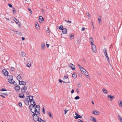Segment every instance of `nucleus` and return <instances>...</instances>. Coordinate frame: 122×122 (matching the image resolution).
I'll use <instances>...</instances> for the list:
<instances>
[{
    "label": "nucleus",
    "instance_id": "obj_30",
    "mask_svg": "<svg viewBox=\"0 0 122 122\" xmlns=\"http://www.w3.org/2000/svg\"><path fill=\"white\" fill-rule=\"evenodd\" d=\"M32 113H33V114H32V116L33 117V116H38V115L36 113V112H32Z\"/></svg>",
    "mask_w": 122,
    "mask_h": 122
},
{
    "label": "nucleus",
    "instance_id": "obj_35",
    "mask_svg": "<svg viewBox=\"0 0 122 122\" xmlns=\"http://www.w3.org/2000/svg\"><path fill=\"white\" fill-rule=\"evenodd\" d=\"M37 24H38L37 25V24H36L35 25V26L36 28L37 29H38L39 28V25L38 24V23H37Z\"/></svg>",
    "mask_w": 122,
    "mask_h": 122
},
{
    "label": "nucleus",
    "instance_id": "obj_57",
    "mask_svg": "<svg viewBox=\"0 0 122 122\" xmlns=\"http://www.w3.org/2000/svg\"><path fill=\"white\" fill-rule=\"evenodd\" d=\"M118 118L119 119V120H121V119H122V118L120 117L119 115H118Z\"/></svg>",
    "mask_w": 122,
    "mask_h": 122
},
{
    "label": "nucleus",
    "instance_id": "obj_61",
    "mask_svg": "<svg viewBox=\"0 0 122 122\" xmlns=\"http://www.w3.org/2000/svg\"><path fill=\"white\" fill-rule=\"evenodd\" d=\"M85 30V28L83 27L81 29V30L82 31H84Z\"/></svg>",
    "mask_w": 122,
    "mask_h": 122
},
{
    "label": "nucleus",
    "instance_id": "obj_22",
    "mask_svg": "<svg viewBox=\"0 0 122 122\" xmlns=\"http://www.w3.org/2000/svg\"><path fill=\"white\" fill-rule=\"evenodd\" d=\"M107 97H109L111 100L113 98L115 97L114 96H112L111 95H108Z\"/></svg>",
    "mask_w": 122,
    "mask_h": 122
},
{
    "label": "nucleus",
    "instance_id": "obj_6",
    "mask_svg": "<svg viewBox=\"0 0 122 122\" xmlns=\"http://www.w3.org/2000/svg\"><path fill=\"white\" fill-rule=\"evenodd\" d=\"M2 72L4 75L6 76H7L9 74L8 72L5 69L2 70Z\"/></svg>",
    "mask_w": 122,
    "mask_h": 122
},
{
    "label": "nucleus",
    "instance_id": "obj_58",
    "mask_svg": "<svg viewBox=\"0 0 122 122\" xmlns=\"http://www.w3.org/2000/svg\"><path fill=\"white\" fill-rule=\"evenodd\" d=\"M28 10L29 11H30V13H32V11L31 9H30V8H28Z\"/></svg>",
    "mask_w": 122,
    "mask_h": 122
},
{
    "label": "nucleus",
    "instance_id": "obj_16",
    "mask_svg": "<svg viewBox=\"0 0 122 122\" xmlns=\"http://www.w3.org/2000/svg\"><path fill=\"white\" fill-rule=\"evenodd\" d=\"M16 79L17 80L19 81H20V80L21 79V78L20 76V74H19L16 77Z\"/></svg>",
    "mask_w": 122,
    "mask_h": 122
},
{
    "label": "nucleus",
    "instance_id": "obj_55",
    "mask_svg": "<svg viewBox=\"0 0 122 122\" xmlns=\"http://www.w3.org/2000/svg\"><path fill=\"white\" fill-rule=\"evenodd\" d=\"M85 75H86V76H88L87 74H88V73L87 72V71H85V72H84V73Z\"/></svg>",
    "mask_w": 122,
    "mask_h": 122
},
{
    "label": "nucleus",
    "instance_id": "obj_31",
    "mask_svg": "<svg viewBox=\"0 0 122 122\" xmlns=\"http://www.w3.org/2000/svg\"><path fill=\"white\" fill-rule=\"evenodd\" d=\"M119 103V105L120 107H122V101H119L118 102Z\"/></svg>",
    "mask_w": 122,
    "mask_h": 122
},
{
    "label": "nucleus",
    "instance_id": "obj_4",
    "mask_svg": "<svg viewBox=\"0 0 122 122\" xmlns=\"http://www.w3.org/2000/svg\"><path fill=\"white\" fill-rule=\"evenodd\" d=\"M75 114L76 116L74 117V118L76 119H78V118H81L82 117V116H81L80 115H79L76 112H75Z\"/></svg>",
    "mask_w": 122,
    "mask_h": 122
},
{
    "label": "nucleus",
    "instance_id": "obj_9",
    "mask_svg": "<svg viewBox=\"0 0 122 122\" xmlns=\"http://www.w3.org/2000/svg\"><path fill=\"white\" fill-rule=\"evenodd\" d=\"M26 83L24 81H19V85H23L25 86L26 85Z\"/></svg>",
    "mask_w": 122,
    "mask_h": 122
},
{
    "label": "nucleus",
    "instance_id": "obj_14",
    "mask_svg": "<svg viewBox=\"0 0 122 122\" xmlns=\"http://www.w3.org/2000/svg\"><path fill=\"white\" fill-rule=\"evenodd\" d=\"M41 49L42 50L45 49L44 48L46 47L45 44L44 43H42L41 44Z\"/></svg>",
    "mask_w": 122,
    "mask_h": 122
},
{
    "label": "nucleus",
    "instance_id": "obj_12",
    "mask_svg": "<svg viewBox=\"0 0 122 122\" xmlns=\"http://www.w3.org/2000/svg\"><path fill=\"white\" fill-rule=\"evenodd\" d=\"M100 113V112L97 111H94L92 113L95 115H99Z\"/></svg>",
    "mask_w": 122,
    "mask_h": 122
},
{
    "label": "nucleus",
    "instance_id": "obj_62",
    "mask_svg": "<svg viewBox=\"0 0 122 122\" xmlns=\"http://www.w3.org/2000/svg\"><path fill=\"white\" fill-rule=\"evenodd\" d=\"M40 119L41 120L42 122H46V121H43L42 120L41 118H40Z\"/></svg>",
    "mask_w": 122,
    "mask_h": 122
},
{
    "label": "nucleus",
    "instance_id": "obj_36",
    "mask_svg": "<svg viewBox=\"0 0 122 122\" xmlns=\"http://www.w3.org/2000/svg\"><path fill=\"white\" fill-rule=\"evenodd\" d=\"M0 91H6L7 90L5 88H1L0 89Z\"/></svg>",
    "mask_w": 122,
    "mask_h": 122
},
{
    "label": "nucleus",
    "instance_id": "obj_25",
    "mask_svg": "<svg viewBox=\"0 0 122 122\" xmlns=\"http://www.w3.org/2000/svg\"><path fill=\"white\" fill-rule=\"evenodd\" d=\"M103 52L104 53V54L105 55H107V52L106 48H104V49L103 50Z\"/></svg>",
    "mask_w": 122,
    "mask_h": 122
},
{
    "label": "nucleus",
    "instance_id": "obj_34",
    "mask_svg": "<svg viewBox=\"0 0 122 122\" xmlns=\"http://www.w3.org/2000/svg\"><path fill=\"white\" fill-rule=\"evenodd\" d=\"M70 39L71 40L74 39V36L73 34H71V35L70 36Z\"/></svg>",
    "mask_w": 122,
    "mask_h": 122
},
{
    "label": "nucleus",
    "instance_id": "obj_8",
    "mask_svg": "<svg viewBox=\"0 0 122 122\" xmlns=\"http://www.w3.org/2000/svg\"><path fill=\"white\" fill-rule=\"evenodd\" d=\"M69 66L71 68L72 70H75V65L71 63L69 64Z\"/></svg>",
    "mask_w": 122,
    "mask_h": 122
},
{
    "label": "nucleus",
    "instance_id": "obj_18",
    "mask_svg": "<svg viewBox=\"0 0 122 122\" xmlns=\"http://www.w3.org/2000/svg\"><path fill=\"white\" fill-rule=\"evenodd\" d=\"M26 66L28 67H30L31 66V62L29 61V62L26 65Z\"/></svg>",
    "mask_w": 122,
    "mask_h": 122
},
{
    "label": "nucleus",
    "instance_id": "obj_15",
    "mask_svg": "<svg viewBox=\"0 0 122 122\" xmlns=\"http://www.w3.org/2000/svg\"><path fill=\"white\" fill-rule=\"evenodd\" d=\"M77 75L76 73L74 72L73 73L72 75V77L74 78L75 79L76 78Z\"/></svg>",
    "mask_w": 122,
    "mask_h": 122
},
{
    "label": "nucleus",
    "instance_id": "obj_54",
    "mask_svg": "<svg viewBox=\"0 0 122 122\" xmlns=\"http://www.w3.org/2000/svg\"><path fill=\"white\" fill-rule=\"evenodd\" d=\"M40 107V106H39V105H36L35 108V109H37V107Z\"/></svg>",
    "mask_w": 122,
    "mask_h": 122
},
{
    "label": "nucleus",
    "instance_id": "obj_42",
    "mask_svg": "<svg viewBox=\"0 0 122 122\" xmlns=\"http://www.w3.org/2000/svg\"><path fill=\"white\" fill-rule=\"evenodd\" d=\"M12 9H13L12 10H13L14 13H16V10H15V8L14 7H13Z\"/></svg>",
    "mask_w": 122,
    "mask_h": 122
},
{
    "label": "nucleus",
    "instance_id": "obj_26",
    "mask_svg": "<svg viewBox=\"0 0 122 122\" xmlns=\"http://www.w3.org/2000/svg\"><path fill=\"white\" fill-rule=\"evenodd\" d=\"M105 56L106 57V58L107 59L108 62V63H109L110 62V61L109 58L108 56L107 55H106Z\"/></svg>",
    "mask_w": 122,
    "mask_h": 122
},
{
    "label": "nucleus",
    "instance_id": "obj_10",
    "mask_svg": "<svg viewBox=\"0 0 122 122\" xmlns=\"http://www.w3.org/2000/svg\"><path fill=\"white\" fill-rule=\"evenodd\" d=\"M15 89L16 91H18L20 90V87L18 85L16 86L15 87Z\"/></svg>",
    "mask_w": 122,
    "mask_h": 122
},
{
    "label": "nucleus",
    "instance_id": "obj_24",
    "mask_svg": "<svg viewBox=\"0 0 122 122\" xmlns=\"http://www.w3.org/2000/svg\"><path fill=\"white\" fill-rule=\"evenodd\" d=\"M47 112L48 113V115H49L50 117L51 118H53V117L52 116V114L50 112Z\"/></svg>",
    "mask_w": 122,
    "mask_h": 122
},
{
    "label": "nucleus",
    "instance_id": "obj_53",
    "mask_svg": "<svg viewBox=\"0 0 122 122\" xmlns=\"http://www.w3.org/2000/svg\"><path fill=\"white\" fill-rule=\"evenodd\" d=\"M40 107H37V111H38V110L40 111Z\"/></svg>",
    "mask_w": 122,
    "mask_h": 122
},
{
    "label": "nucleus",
    "instance_id": "obj_2",
    "mask_svg": "<svg viewBox=\"0 0 122 122\" xmlns=\"http://www.w3.org/2000/svg\"><path fill=\"white\" fill-rule=\"evenodd\" d=\"M36 105V103L35 102L33 101V104H31L29 106V108L30 111L32 110L33 109H32V108H34L35 107Z\"/></svg>",
    "mask_w": 122,
    "mask_h": 122
},
{
    "label": "nucleus",
    "instance_id": "obj_21",
    "mask_svg": "<svg viewBox=\"0 0 122 122\" xmlns=\"http://www.w3.org/2000/svg\"><path fill=\"white\" fill-rule=\"evenodd\" d=\"M82 73H84L85 71H86V70L83 68L80 70Z\"/></svg>",
    "mask_w": 122,
    "mask_h": 122
},
{
    "label": "nucleus",
    "instance_id": "obj_20",
    "mask_svg": "<svg viewBox=\"0 0 122 122\" xmlns=\"http://www.w3.org/2000/svg\"><path fill=\"white\" fill-rule=\"evenodd\" d=\"M90 40L91 42V45L93 44V42H94L93 40V38L92 37H91V38L90 39Z\"/></svg>",
    "mask_w": 122,
    "mask_h": 122
},
{
    "label": "nucleus",
    "instance_id": "obj_63",
    "mask_svg": "<svg viewBox=\"0 0 122 122\" xmlns=\"http://www.w3.org/2000/svg\"><path fill=\"white\" fill-rule=\"evenodd\" d=\"M21 92H22V93H24L25 92V90H21Z\"/></svg>",
    "mask_w": 122,
    "mask_h": 122
},
{
    "label": "nucleus",
    "instance_id": "obj_56",
    "mask_svg": "<svg viewBox=\"0 0 122 122\" xmlns=\"http://www.w3.org/2000/svg\"><path fill=\"white\" fill-rule=\"evenodd\" d=\"M78 75L79 76H80V77H82V74L81 73H79L78 74Z\"/></svg>",
    "mask_w": 122,
    "mask_h": 122
},
{
    "label": "nucleus",
    "instance_id": "obj_37",
    "mask_svg": "<svg viewBox=\"0 0 122 122\" xmlns=\"http://www.w3.org/2000/svg\"><path fill=\"white\" fill-rule=\"evenodd\" d=\"M15 68H14L13 67H11L10 70L11 71H15Z\"/></svg>",
    "mask_w": 122,
    "mask_h": 122
},
{
    "label": "nucleus",
    "instance_id": "obj_39",
    "mask_svg": "<svg viewBox=\"0 0 122 122\" xmlns=\"http://www.w3.org/2000/svg\"><path fill=\"white\" fill-rule=\"evenodd\" d=\"M80 98V97L79 96H77L75 97L74 99L75 100H76L79 99Z\"/></svg>",
    "mask_w": 122,
    "mask_h": 122
},
{
    "label": "nucleus",
    "instance_id": "obj_43",
    "mask_svg": "<svg viewBox=\"0 0 122 122\" xmlns=\"http://www.w3.org/2000/svg\"><path fill=\"white\" fill-rule=\"evenodd\" d=\"M42 17V16H39V22H40V20H41V19H41Z\"/></svg>",
    "mask_w": 122,
    "mask_h": 122
},
{
    "label": "nucleus",
    "instance_id": "obj_23",
    "mask_svg": "<svg viewBox=\"0 0 122 122\" xmlns=\"http://www.w3.org/2000/svg\"><path fill=\"white\" fill-rule=\"evenodd\" d=\"M26 97H28L29 99H33V96L28 95V96H26Z\"/></svg>",
    "mask_w": 122,
    "mask_h": 122
},
{
    "label": "nucleus",
    "instance_id": "obj_59",
    "mask_svg": "<svg viewBox=\"0 0 122 122\" xmlns=\"http://www.w3.org/2000/svg\"><path fill=\"white\" fill-rule=\"evenodd\" d=\"M68 111V110H66V109H65L64 110V112H64L65 114H66L67 113V112Z\"/></svg>",
    "mask_w": 122,
    "mask_h": 122
},
{
    "label": "nucleus",
    "instance_id": "obj_40",
    "mask_svg": "<svg viewBox=\"0 0 122 122\" xmlns=\"http://www.w3.org/2000/svg\"><path fill=\"white\" fill-rule=\"evenodd\" d=\"M62 32L64 34H66L67 32V30H66V31H65V30H62Z\"/></svg>",
    "mask_w": 122,
    "mask_h": 122
},
{
    "label": "nucleus",
    "instance_id": "obj_44",
    "mask_svg": "<svg viewBox=\"0 0 122 122\" xmlns=\"http://www.w3.org/2000/svg\"><path fill=\"white\" fill-rule=\"evenodd\" d=\"M42 111L43 112V113L44 114H45V108L44 107H43L42 108Z\"/></svg>",
    "mask_w": 122,
    "mask_h": 122
},
{
    "label": "nucleus",
    "instance_id": "obj_64",
    "mask_svg": "<svg viewBox=\"0 0 122 122\" xmlns=\"http://www.w3.org/2000/svg\"><path fill=\"white\" fill-rule=\"evenodd\" d=\"M29 98L28 97H26L25 98V100H28V99Z\"/></svg>",
    "mask_w": 122,
    "mask_h": 122
},
{
    "label": "nucleus",
    "instance_id": "obj_41",
    "mask_svg": "<svg viewBox=\"0 0 122 122\" xmlns=\"http://www.w3.org/2000/svg\"><path fill=\"white\" fill-rule=\"evenodd\" d=\"M68 78V76H64L63 78V79H66Z\"/></svg>",
    "mask_w": 122,
    "mask_h": 122
},
{
    "label": "nucleus",
    "instance_id": "obj_17",
    "mask_svg": "<svg viewBox=\"0 0 122 122\" xmlns=\"http://www.w3.org/2000/svg\"><path fill=\"white\" fill-rule=\"evenodd\" d=\"M99 17L100 18V19L99 18H98V22L99 24H101L102 23V20L101 19V17L99 15Z\"/></svg>",
    "mask_w": 122,
    "mask_h": 122
},
{
    "label": "nucleus",
    "instance_id": "obj_38",
    "mask_svg": "<svg viewBox=\"0 0 122 122\" xmlns=\"http://www.w3.org/2000/svg\"><path fill=\"white\" fill-rule=\"evenodd\" d=\"M19 106L21 107H22V104L21 102H20L18 104Z\"/></svg>",
    "mask_w": 122,
    "mask_h": 122
},
{
    "label": "nucleus",
    "instance_id": "obj_51",
    "mask_svg": "<svg viewBox=\"0 0 122 122\" xmlns=\"http://www.w3.org/2000/svg\"><path fill=\"white\" fill-rule=\"evenodd\" d=\"M77 121L78 122H84V121H82L80 119H78V120Z\"/></svg>",
    "mask_w": 122,
    "mask_h": 122
},
{
    "label": "nucleus",
    "instance_id": "obj_7",
    "mask_svg": "<svg viewBox=\"0 0 122 122\" xmlns=\"http://www.w3.org/2000/svg\"><path fill=\"white\" fill-rule=\"evenodd\" d=\"M33 119L34 121L35 122L38 121V120L40 119V118H39L38 116H33Z\"/></svg>",
    "mask_w": 122,
    "mask_h": 122
},
{
    "label": "nucleus",
    "instance_id": "obj_27",
    "mask_svg": "<svg viewBox=\"0 0 122 122\" xmlns=\"http://www.w3.org/2000/svg\"><path fill=\"white\" fill-rule=\"evenodd\" d=\"M21 54L23 57L25 56V55H26V54L24 52H22L21 53Z\"/></svg>",
    "mask_w": 122,
    "mask_h": 122
},
{
    "label": "nucleus",
    "instance_id": "obj_3",
    "mask_svg": "<svg viewBox=\"0 0 122 122\" xmlns=\"http://www.w3.org/2000/svg\"><path fill=\"white\" fill-rule=\"evenodd\" d=\"M92 49V50L94 52H96L97 51L95 45L94 44L91 45Z\"/></svg>",
    "mask_w": 122,
    "mask_h": 122
},
{
    "label": "nucleus",
    "instance_id": "obj_48",
    "mask_svg": "<svg viewBox=\"0 0 122 122\" xmlns=\"http://www.w3.org/2000/svg\"><path fill=\"white\" fill-rule=\"evenodd\" d=\"M58 81L59 82L61 83L62 82H63V81L61 79H59Z\"/></svg>",
    "mask_w": 122,
    "mask_h": 122
},
{
    "label": "nucleus",
    "instance_id": "obj_49",
    "mask_svg": "<svg viewBox=\"0 0 122 122\" xmlns=\"http://www.w3.org/2000/svg\"><path fill=\"white\" fill-rule=\"evenodd\" d=\"M1 94L4 95H7V92L5 93H1Z\"/></svg>",
    "mask_w": 122,
    "mask_h": 122
},
{
    "label": "nucleus",
    "instance_id": "obj_28",
    "mask_svg": "<svg viewBox=\"0 0 122 122\" xmlns=\"http://www.w3.org/2000/svg\"><path fill=\"white\" fill-rule=\"evenodd\" d=\"M59 29H60L61 30H64L63 27V26L61 25V26H60L59 28Z\"/></svg>",
    "mask_w": 122,
    "mask_h": 122
},
{
    "label": "nucleus",
    "instance_id": "obj_45",
    "mask_svg": "<svg viewBox=\"0 0 122 122\" xmlns=\"http://www.w3.org/2000/svg\"><path fill=\"white\" fill-rule=\"evenodd\" d=\"M77 40V43L78 44L80 43V40L79 39H78Z\"/></svg>",
    "mask_w": 122,
    "mask_h": 122
},
{
    "label": "nucleus",
    "instance_id": "obj_46",
    "mask_svg": "<svg viewBox=\"0 0 122 122\" xmlns=\"http://www.w3.org/2000/svg\"><path fill=\"white\" fill-rule=\"evenodd\" d=\"M41 19H42L41 20H40V23H41L42 22V21H44V18H43V17L42 16V17Z\"/></svg>",
    "mask_w": 122,
    "mask_h": 122
},
{
    "label": "nucleus",
    "instance_id": "obj_47",
    "mask_svg": "<svg viewBox=\"0 0 122 122\" xmlns=\"http://www.w3.org/2000/svg\"><path fill=\"white\" fill-rule=\"evenodd\" d=\"M8 4L9 6L11 8L12 7V6L11 4L9 3H8Z\"/></svg>",
    "mask_w": 122,
    "mask_h": 122
},
{
    "label": "nucleus",
    "instance_id": "obj_1",
    "mask_svg": "<svg viewBox=\"0 0 122 122\" xmlns=\"http://www.w3.org/2000/svg\"><path fill=\"white\" fill-rule=\"evenodd\" d=\"M8 78V81L11 84H14L15 81L13 80V76L11 75H9L7 77Z\"/></svg>",
    "mask_w": 122,
    "mask_h": 122
},
{
    "label": "nucleus",
    "instance_id": "obj_19",
    "mask_svg": "<svg viewBox=\"0 0 122 122\" xmlns=\"http://www.w3.org/2000/svg\"><path fill=\"white\" fill-rule=\"evenodd\" d=\"M91 117L92 118V120L93 122H97L96 119L95 118L93 117Z\"/></svg>",
    "mask_w": 122,
    "mask_h": 122
},
{
    "label": "nucleus",
    "instance_id": "obj_13",
    "mask_svg": "<svg viewBox=\"0 0 122 122\" xmlns=\"http://www.w3.org/2000/svg\"><path fill=\"white\" fill-rule=\"evenodd\" d=\"M20 98H23L25 97L24 94L23 93H21L19 95Z\"/></svg>",
    "mask_w": 122,
    "mask_h": 122
},
{
    "label": "nucleus",
    "instance_id": "obj_33",
    "mask_svg": "<svg viewBox=\"0 0 122 122\" xmlns=\"http://www.w3.org/2000/svg\"><path fill=\"white\" fill-rule=\"evenodd\" d=\"M103 92L107 94V90L103 88L102 89Z\"/></svg>",
    "mask_w": 122,
    "mask_h": 122
},
{
    "label": "nucleus",
    "instance_id": "obj_52",
    "mask_svg": "<svg viewBox=\"0 0 122 122\" xmlns=\"http://www.w3.org/2000/svg\"><path fill=\"white\" fill-rule=\"evenodd\" d=\"M46 31L47 33H49L50 31L49 28H47L46 30Z\"/></svg>",
    "mask_w": 122,
    "mask_h": 122
},
{
    "label": "nucleus",
    "instance_id": "obj_11",
    "mask_svg": "<svg viewBox=\"0 0 122 122\" xmlns=\"http://www.w3.org/2000/svg\"><path fill=\"white\" fill-rule=\"evenodd\" d=\"M30 112H36L39 115L41 113L40 111L38 110V111H37V109H36L35 110H34V111H32V110H31V111H30Z\"/></svg>",
    "mask_w": 122,
    "mask_h": 122
},
{
    "label": "nucleus",
    "instance_id": "obj_50",
    "mask_svg": "<svg viewBox=\"0 0 122 122\" xmlns=\"http://www.w3.org/2000/svg\"><path fill=\"white\" fill-rule=\"evenodd\" d=\"M78 66L79 67V68L80 70H81V69H82L83 68L81 66L79 65H78Z\"/></svg>",
    "mask_w": 122,
    "mask_h": 122
},
{
    "label": "nucleus",
    "instance_id": "obj_32",
    "mask_svg": "<svg viewBox=\"0 0 122 122\" xmlns=\"http://www.w3.org/2000/svg\"><path fill=\"white\" fill-rule=\"evenodd\" d=\"M15 32H16V33L18 34L19 35L21 36L22 35V33L20 32H19L18 31H15Z\"/></svg>",
    "mask_w": 122,
    "mask_h": 122
},
{
    "label": "nucleus",
    "instance_id": "obj_5",
    "mask_svg": "<svg viewBox=\"0 0 122 122\" xmlns=\"http://www.w3.org/2000/svg\"><path fill=\"white\" fill-rule=\"evenodd\" d=\"M13 20L15 21L16 23L19 25H20V23L19 20H17L15 17H14L13 18Z\"/></svg>",
    "mask_w": 122,
    "mask_h": 122
},
{
    "label": "nucleus",
    "instance_id": "obj_29",
    "mask_svg": "<svg viewBox=\"0 0 122 122\" xmlns=\"http://www.w3.org/2000/svg\"><path fill=\"white\" fill-rule=\"evenodd\" d=\"M24 102L25 104L27 105H29V102L28 100H25L24 101Z\"/></svg>",
    "mask_w": 122,
    "mask_h": 122
},
{
    "label": "nucleus",
    "instance_id": "obj_60",
    "mask_svg": "<svg viewBox=\"0 0 122 122\" xmlns=\"http://www.w3.org/2000/svg\"><path fill=\"white\" fill-rule=\"evenodd\" d=\"M33 99H29V101L30 102V103L31 104V102H32L33 101Z\"/></svg>",
    "mask_w": 122,
    "mask_h": 122
}]
</instances>
